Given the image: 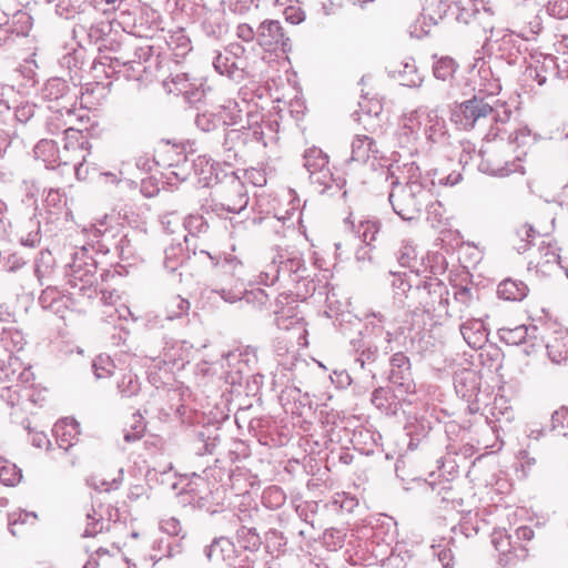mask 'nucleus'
Here are the masks:
<instances>
[{"label": "nucleus", "mask_w": 568, "mask_h": 568, "mask_svg": "<svg viewBox=\"0 0 568 568\" xmlns=\"http://www.w3.org/2000/svg\"><path fill=\"white\" fill-rule=\"evenodd\" d=\"M413 312H423L433 318H442L449 313V291L445 283L437 277H423L413 295Z\"/></svg>", "instance_id": "20e7f679"}, {"label": "nucleus", "mask_w": 568, "mask_h": 568, "mask_svg": "<svg viewBox=\"0 0 568 568\" xmlns=\"http://www.w3.org/2000/svg\"><path fill=\"white\" fill-rule=\"evenodd\" d=\"M183 229L191 235H200L207 232L209 223L202 215L190 214L183 220Z\"/></svg>", "instance_id": "de8ad7c7"}, {"label": "nucleus", "mask_w": 568, "mask_h": 568, "mask_svg": "<svg viewBox=\"0 0 568 568\" xmlns=\"http://www.w3.org/2000/svg\"><path fill=\"white\" fill-rule=\"evenodd\" d=\"M377 347L367 342L358 352V357H356L355 363L358 364L361 368H364L366 363H372L377 358Z\"/></svg>", "instance_id": "bf43d9fd"}, {"label": "nucleus", "mask_w": 568, "mask_h": 568, "mask_svg": "<svg viewBox=\"0 0 568 568\" xmlns=\"http://www.w3.org/2000/svg\"><path fill=\"white\" fill-rule=\"evenodd\" d=\"M396 389L392 392L389 388L378 387L372 394V404L386 415H396L402 407L400 397Z\"/></svg>", "instance_id": "5701e85b"}, {"label": "nucleus", "mask_w": 568, "mask_h": 568, "mask_svg": "<svg viewBox=\"0 0 568 568\" xmlns=\"http://www.w3.org/2000/svg\"><path fill=\"white\" fill-rule=\"evenodd\" d=\"M87 520L88 523L83 532V537H93L106 528L102 515V509L98 511L93 508L92 513H88Z\"/></svg>", "instance_id": "a18cd8bd"}, {"label": "nucleus", "mask_w": 568, "mask_h": 568, "mask_svg": "<svg viewBox=\"0 0 568 568\" xmlns=\"http://www.w3.org/2000/svg\"><path fill=\"white\" fill-rule=\"evenodd\" d=\"M547 12L557 19L568 18V0H550L547 3Z\"/></svg>", "instance_id": "052dcab7"}, {"label": "nucleus", "mask_w": 568, "mask_h": 568, "mask_svg": "<svg viewBox=\"0 0 568 568\" xmlns=\"http://www.w3.org/2000/svg\"><path fill=\"white\" fill-rule=\"evenodd\" d=\"M517 236L519 243L515 244L514 247L519 254L525 253L529 248L530 239L535 236V230L529 225H524L517 231Z\"/></svg>", "instance_id": "6e6d98bb"}, {"label": "nucleus", "mask_w": 568, "mask_h": 568, "mask_svg": "<svg viewBox=\"0 0 568 568\" xmlns=\"http://www.w3.org/2000/svg\"><path fill=\"white\" fill-rule=\"evenodd\" d=\"M456 70L457 63L450 57H440L433 64L434 77L443 81L450 79Z\"/></svg>", "instance_id": "58836bf2"}, {"label": "nucleus", "mask_w": 568, "mask_h": 568, "mask_svg": "<svg viewBox=\"0 0 568 568\" xmlns=\"http://www.w3.org/2000/svg\"><path fill=\"white\" fill-rule=\"evenodd\" d=\"M503 130L497 128L495 132L493 129L486 135V142L479 151L481 162L479 168L481 171L495 175L507 176L513 172L521 171L523 166L518 159H510V141H517L518 136H513L509 133L507 138L503 136Z\"/></svg>", "instance_id": "7ed1b4c3"}, {"label": "nucleus", "mask_w": 568, "mask_h": 568, "mask_svg": "<svg viewBox=\"0 0 568 568\" xmlns=\"http://www.w3.org/2000/svg\"><path fill=\"white\" fill-rule=\"evenodd\" d=\"M303 166L316 192L324 194L333 189L335 179L329 168L328 155L317 146L306 149L302 156Z\"/></svg>", "instance_id": "423d86ee"}, {"label": "nucleus", "mask_w": 568, "mask_h": 568, "mask_svg": "<svg viewBox=\"0 0 568 568\" xmlns=\"http://www.w3.org/2000/svg\"><path fill=\"white\" fill-rule=\"evenodd\" d=\"M528 293L527 285L521 281L506 278L497 287V294L505 301H521Z\"/></svg>", "instance_id": "7c9ffc66"}, {"label": "nucleus", "mask_w": 568, "mask_h": 568, "mask_svg": "<svg viewBox=\"0 0 568 568\" xmlns=\"http://www.w3.org/2000/svg\"><path fill=\"white\" fill-rule=\"evenodd\" d=\"M211 497L212 490L210 489L205 478L196 473H193L190 481L180 494V503L183 505L189 504L195 508L214 513L215 510L212 509L210 503Z\"/></svg>", "instance_id": "9b49d317"}, {"label": "nucleus", "mask_w": 568, "mask_h": 568, "mask_svg": "<svg viewBox=\"0 0 568 568\" xmlns=\"http://www.w3.org/2000/svg\"><path fill=\"white\" fill-rule=\"evenodd\" d=\"M216 440L217 436L210 429L200 430L192 442V449L199 456L211 455L216 447Z\"/></svg>", "instance_id": "473e14b6"}, {"label": "nucleus", "mask_w": 568, "mask_h": 568, "mask_svg": "<svg viewBox=\"0 0 568 568\" xmlns=\"http://www.w3.org/2000/svg\"><path fill=\"white\" fill-rule=\"evenodd\" d=\"M191 80L192 79L185 72L171 74L163 81V88L168 93L180 95L191 85Z\"/></svg>", "instance_id": "c9c22d12"}, {"label": "nucleus", "mask_w": 568, "mask_h": 568, "mask_svg": "<svg viewBox=\"0 0 568 568\" xmlns=\"http://www.w3.org/2000/svg\"><path fill=\"white\" fill-rule=\"evenodd\" d=\"M277 266L281 275L297 274L303 268V260L298 256H284L280 255Z\"/></svg>", "instance_id": "49530a36"}, {"label": "nucleus", "mask_w": 568, "mask_h": 568, "mask_svg": "<svg viewBox=\"0 0 568 568\" xmlns=\"http://www.w3.org/2000/svg\"><path fill=\"white\" fill-rule=\"evenodd\" d=\"M199 20L202 31L207 37L217 39L227 32L224 13L221 10H210L202 7L199 12Z\"/></svg>", "instance_id": "412c9836"}, {"label": "nucleus", "mask_w": 568, "mask_h": 568, "mask_svg": "<svg viewBox=\"0 0 568 568\" xmlns=\"http://www.w3.org/2000/svg\"><path fill=\"white\" fill-rule=\"evenodd\" d=\"M53 434L60 448L65 452L79 440L80 425L73 418H63L53 426Z\"/></svg>", "instance_id": "4be33fe9"}, {"label": "nucleus", "mask_w": 568, "mask_h": 568, "mask_svg": "<svg viewBox=\"0 0 568 568\" xmlns=\"http://www.w3.org/2000/svg\"><path fill=\"white\" fill-rule=\"evenodd\" d=\"M123 468H120L119 476L113 478L111 481L101 476L92 475L87 479V484L89 487L97 491H109L111 489H118L123 481Z\"/></svg>", "instance_id": "a19ab883"}, {"label": "nucleus", "mask_w": 568, "mask_h": 568, "mask_svg": "<svg viewBox=\"0 0 568 568\" xmlns=\"http://www.w3.org/2000/svg\"><path fill=\"white\" fill-rule=\"evenodd\" d=\"M389 382L402 395L414 394L416 385L412 377L409 358L403 353H395L390 358Z\"/></svg>", "instance_id": "f8f14e48"}, {"label": "nucleus", "mask_w": 568, "mask_h": 568, "mask_svg": "<svg viewBox=\"0 0 568 568\" xmlns=\"http://www.w3.org/2000/svg\"><path fill=\"white\" fill-rule=\"evenodd\" d=\"M264 504L267 505L270 503L271 507H278L285 501V494L278 487H270L263 493Z\"/></svg>", "instance_id": "13d9d810"}, {"label": "nucleus", "mask_w": 568, "mask_h": 568, "mask_svg": "<svg viewBox=\"0 0 568 568\" xmlns=\"http://www.w3.org/2000/svg\"><path fill=\"white\" fill-rule=\"evenodd\" d=\"M459 331L467 345L474 349L481 348L488 341V329L479 317L467 318L460 324Z\"/></svg>", "instance_id": "f3484780"}, {"label": "nucleus", "mask_w": 568, "mask_h": 568, "mask_svg": "<svg viewBox=\"0 0 568 568\" xmlns=\"http://www.w3.org/2000/svg\"><path fill=\"white\" fill-rule=\"evenodd\" d=\"M248 204L245 186L239 180H232L227 185L224 200L214 202L209 207L216 216L227 219V214H241Z\"/></svg>", "instance_id": "1a4fd4ad"}, {"label": "nucleus", "mask_w": 568, "mask_h": 568, "mask_svg": "<svg viewBox=\"0 0 568 568\" xmlns=\"http://www.w3.org/2000/svg\"><path fill=\"white\" fill-rule=\"evenodd\" d=\"M455 10L456 20L464 24L474 23L484 14L480 12L477 1H471L468 6L459 7Z\"/></svg>", "instance_id": "c03bdc74"}, {"label": "nucleus", "mask_w": 568, "mask_h": 568, "mask_svg": "<svg viewBox=\"0 0 568 568\" xmlns=\"http://www.w3.org/2000/svg\"><path fill=\"white\" fill-rule=\"evenodd\" d=\"M161 223L168 233H175L178 229L183 227V220L175 211L165 213L161 217Z\"/></svg>", "instance_id": "4d7b16f0"}, {"label": "nucleus", "mask_w": 568, "mask_h": 568, "mask_svg": "<svg viewBox=\"0 0 568 568\" xmlns=\"http://www.w3.org/2000/svg\"><path fill=\"white\" fill-rule=\"evenodd\" d=\"M280 276L281 273L277 266V260L274 258L273 262L267 265L266 270L261 273L260 278L265 285H273Z\"/></svg>", "instance_id": "0e129e2a"}, {"label": "nucleus", "mask_w": 568, "mask_h": 568, "mask_svg": "<svg viewBox=\"0 0 568 568\" xmlns=\"http://www.w3.org/2000/svg\"><path fill=\"white\" fill-rule=\"evenodd\" d=\"M184 256V248L181 243L171 244L164 250L163 265L168 271L174 272L182 265Z\"/></svg>", "instance_id": "f704fd0d"}, {"label": "nucleus", "mask_w": 568, "mask_h": 568, "mask_svg": "<svg viewBox=\"0 0 568 568\" xmlns=\"http://www.w3.org/2000/svg\"><path fill=\"white\" fill-rule=\"evenodd\" d=\"M397 261L404 267H410L416 261L417 253L414 245L409 241H403L397 253Z\"/></svg>", "instance_id": "603ef678"}, {"label": "nucleus", "mask_w": 568, "mask_h": 568, "mask_svg": "<svg viewBox=\"0 0 568 568\" xmlns=\"http://www.w3.org/2000/svg\"><path fill=\"white\" fill-rule=\"evenodd\" d=\"M164 39L175 57L183 58L192 50L191 39L183 28L168 31V36Z\"/></svg>", "instance_id": "bb28decb"}, {"label": "nucleus", "mask_w": 568, "mask_h": 568, "mask_svg": "<svg viewBox=\"0 0 568 568\" xmlns=\"http://www.w3.org/2000/svg\"><path fill=\"white\" fill-rule=\"evenodd\" d=\"M235 552L233 542L225 538H215L210 546L205 548V556L210 561L222 562L232 559Z\"/></svg>", "instance_id": "a878e982"}, {"label": "nucleus", "mask_w": 568, "mask_h": 568, "mask_svg": "<svg viewBox=\"0 0 568 568\" xmlns=\"http://www.w3.org/2000/svg\"><path fill=\"white\" fill-rule=\"evenodd\" d=\"M92 367L95 377L100 379L110 376L114 365L110 357L100 355L93 361Z\"/></svg>", "instance_id": "5fc2aeb1"}, {"label": "nucleus", "mask_w": 568, "mask_h": 568, "mask_svg": "<svg viewBox=\"0 0 568 568\" xmlns=\"http://www.w3.org/2000/svg\"><path fill=\"white\" fill-rule=\"evenodd\" d=\"M511 115V111L504 105H491L483 98L474 97L456 105L452 113V121L464 130L475 128L484 129L490 125L493 132L499 128V124H506Z\"/></svg>", "instance_id": "f03ea898"}, {"label": "nucleus", "mask_w": 568, "mask_h": 568, "mask_svg": "<svg viewBox=\"0 0 568 568\" xmlns=\"http://www.w3.org/2000/svg\"><path fill=\"white\" fill-rule=\"evenodd\" d=\"M118 389L122 397L130 398L140 392V382L131 371L122 374L118 381Z\"/></svg>", "instance_id": "ea45409f"}, {"label": "nucleus", "mask_w": 568, "mask_h": 568, "mask_svg": "<svg viewBox=\"0 0 568 568\" xmlns=\"http://www.w3.org/2000/svg\"><path fill=\"white\" fill-rule=\"evenodd\" d=\"M393 277L392 287L394 293V300L403 307L410 308L413 302L410 296L415 288L420 285L422 276L414 271L409 272H390Z\"/></svg>", "instance_id": "2eb2a0df"}, {"label": "nucleus", "mask_w": 568, "mask_h": 568, "mask_svg": "<svg viewBox=\"0 0 568 568\" xmlns=\"http://www.w3.org/2000/svg\"><path fill=\"white\" fill-rule=\"evenodd\" d=\"M548 356L552 363L559 364L568 358V335L561 333L546 343Z\"/></svg>", "instance_id": "2f4dec72"}, {"label": "nucleus", "mask_w": 568, "mask_h": 568, "mask_svg": "<svg viewBox=\"0 0 568 568\" xmlns=\"http://www.w3.org/2000/svg\"><path fill=\"white\" fill-rule=\"evenodd\" d=\"M237 103L230 102L227 105L220 106L217 112H204L196 115L195 124L204 132L213 131L217 128L233 125L240 118Z\"/></svg>", "instance_id": "4468645a"}, {"label": "nucleus", "mask_w": 568, "mask_h": 568, "mask_svg": "<svg viewBox=\"0 0 568 568\" xmlns=\"http://www.w3.org/2000/svg\"><path fill=\"white\" fill-rule=\"evenodd\" d=\"M245 49L241 44H231L224 52H219L213 59V67L222 75L235 82H241L246 75L247 61Z\"/></svg>", "instance_id": "0eeeda50"}, {"label": "nucleus", "mask_w": 568, "mask_h": 568, "mask_svg": "<svg viewBox=\"0 0 568 568\" xmlns=\"http://www.w3.org/2000/svg\"><path fill=\"white\" fill-rule=\"evenodd\" d=\"M538 327L536 325H518L514 328L504 327L498 331L500 339L508 345L527 343V338L538 341Z\"/></svg>", "instance_id": "b1692460"}, {"label": "nucleus", "mask_w": 568, "mask_h": 568, "mask_svg": "<svg viewBox=\"0 0 568 568\" xmlns=\"http://www.w3.org/2000/svg\"><path fill=\"white\" fill-rule=\"evenodd\" d=\"M200 87H201V83L199 82L197 79L191 80V85H189V88L182 94L184 97V99L186 100V102L195 103V102L201 101V99L204 95V91L201 90Z\"/></svg>", "instance_id": "e2e57ef3"}, {"label": "nucleus", "mask_w": 568, "mask_h": 568, "mask_svg": "<svg viewBox=\"0 0 568 568\" xmlns=\"http://www.w3.org/2000/svg\"><path fill=\"white\" fill-rule=\"evenodd\" d=\"M256 41L267 52L283 53L291 50L290 38L277 20H264L256 29Z\"/></svg>", "instance_id": "9d476101"}, {"label": "nucleus", "mask_w": 568, "mask_h": 568, "mask_svg": "<svg viewBox=\"0 0 568 568\" xmlns=\"http://www.w3.org/2000/svg\"><path fill=\"white\" fill-rule=\"evenodd\" d=\"M242 268L241 261L235 256H229L221 264V270H223L224 274L231 273L230 283L221 282L214 288H212V293L217 294L223 301L226 303H236L243 298L248 301V293L240 277L237 276L239 271Z\"/></svg>", "instance_id": "6e6552de"}, {"label": "nucleus", "mask_w": 568, "mask_h": 568, "mask_svg": "<svg viewBox=\"0 0 568 568\" xmlns=\"http://www.w3.org/2000/svg\"><path fill=\"white\" fill-rule=\"evenodd\" d=\"M400 180L405 181V185H408L412 181H420V169L415 162L405 163L400 171V175L396 176L392 182V185L400 184Z\"/></svg>", "instance_id": "3c124183"}, {"label": "nucleus", "mask_w": 568, "mask_h": 568, "mask_svg": "<svg viewBox=\"0 0 568 568\" xmlns=\"http://www.w3.org/2000/svg\"><path fill=\"white\" fill-rule=\"evenodd\" d=\"M551 430L568 437V408L561 407L551 415Z\"/></svg>", "instance_id": "09e8293b"}, {"label": "nucleus", "mask_w": 568, "mask_h": 568, "mask_svg": "<svg viewBox=\"0 0 568 568\" xmlns=\"http://www.w3.org/2000/svg\"><path fill=\"white\" fill-rule=\"evenodd\" d=\"M73 32L77 36H85L90 43L104 44L110 42V38L115 34L113 32V23L109 20H100L95 22L79 23L74 27Z\"/></svg>", "instance_id": "dca6fc26"}, {"label": "nucleus", "mask_w": 568, "mask_h": 568, "mask_svg": "<svg viewBox=\"0 0 568 568\" xmlns=\"http://www.w3.org/2000/svg\"><path fill=\"white\" fill-rule=\"evenodd\" d=\"M491 541L496 550L501 554L510 550V537L505 531H494Z\"/></svg>", "instance_id": "338daca9"}, {"label": "nucleus", "mask_w": 568, "mask_h": 568, "mask_svg": "<svg viewBox=\"0 0 568 568\" xmlns=\"http://www.w3.org/2000/svg\"><path fill=\"white\" fill-rule=\"evenodd\" d=\"M433 199L432 189L422 181L393 185L388 200L394 212L404 221L415 220Z\"/></svg>", "instance_id": "39448f33"}, {"label": "nucleus", "mask_w": 568, "mask_h": 568, "mask_svg": "<svg viewBox=\"0 0 568 568\" xmlns=\"http://www.w3.org/2000/svg\"><path fill=\"white\" fill-rule=\"evenodd\" d=\"M70 88L65 80L60 78L49 79L43 89V98L49 101H59L69 98Z\"/></svg>", "instance_id": "72a5a7b5"}, {"label": "nucleus", "mask_w": 568, "mask_h": 568, "mask_svg": "<svg viewBox=\"0 0 568 568\" xmlns=\"http://www.w3.org/2000/svg\"><path fill=\"white\" fill-rule=\"evenodd\" d=\"M34 156L41 159L43 162L53 164L55 160H51L48 155H53L55 152V143L52 140H41L34 146Z\"/></svg>", "instance_id": "864d4df0"}, {"label": "nucleus", "mask_w": 568, "mask_h": 568, "mask_svg": "<svg viewBox=\"0 0 568 568\" xmlns=\"http://www.w3.org/2000/svg\"><path fill=\"white\" fill-rule=\"evenodd\" d=\"M436 109H429L427 106H420L407 114H404L400 121V128L398 131V140L405 146H409L418 140L420 133H424L427 120L424 113H434Z\"/></svg>", "instance_id": "ddd939ff"}, {"label": "nucleus", "mask_w": 568, "mask_h": 568, "mask_svg": "<svg viewBox=\"0 0 568 568\" xmlns=\"http://www.w3.org/2000/svg\"><path fill=\"white\" fill-rule=\"evenodd\" d=\"M248 134L243 126L241 129H227L224 133L222 150L224 161L229 164L236 160L243 148L248 143Z\"/></svg>", "instance_id": "aec40b11"}, {"label": "nucleus", "mask_w": 568, "mask_h": 568, "mask_svg": "<svg viewBox=\"0 0 568 568\" xmlns=\"http://www.w3.org/2000/svg\"><path fill=\"white\" fill-rule=\"evenodd\" d=\"M290 396L295 400L294 406L291 407V413L302 416L304 414V408L308 405L307 395H302L300 390L294 389L291 392Z\"/></svg>", "instance_id": "774afa93"}, {"label": "nucleus", "mask_w": 568, "mask_h": 568, "mask_svg": "<svg viewBox=\"0 0 568 568\" xmlns=\"http://www.w3.org/2000/svg\"><path fill=\"white\" fill-rule=\"evenodd\" d=\"M158 19L159 13L156 11L151 9L142 11L139 24H134L140 39L126 34L124 36V43L118 44V47H121L120 54L114 57L103 55L111 63L115 62L124 67L128 79L148 80L149 75L160 64V54L154 52L153 47L148 41L141 40L142 38L151 39L154 37L155 31L159 30Z\"/></svg>", "instance_id": "f257e3e1"}, {"label": "nucleus", "mask_w": 568, "mask_h": 568, "mask_svg": "<svg viewBox=\"0 0 568 568\" xmlns=\"http://www.w3.org/2000/svg\"><path fill=\"white\" fill-rule=\"evenodd\" d=\"M534 453L535 450L530 443L527 444L525 449L519 450L518 458L521 462L524 470H530L531 467L536 465L537 458L532 455Z\"/></svg>", "instance_id": "69168bd1"}, {"label": "nucleus", "mask_w": 568, "mask_h": 568, "mask_svg": "<svg viewBox=\"0 0 568 568\" xmlns=\"http://www.w3.org/2000/svg\"><path fill=\"white\" fill-rule=\"evenodd\" d=\"M424 116L427 120L426 128H424V135L427 141L432 143L442 141L446 134V123L439 116L438 110L436 109L434 113H424Z\"/></svg>", "instance_id": "c756f323"}, {"label": "nucleus", "mask_w": 568, "mask_h": 568, "mask_svg": "<svg viewBox=\"0 0 568 568\" xmlns=\"http://www.w3.org/2000/svg\"><path fill=\"white\" fill-rule=\"evenodd\" d=\"M261 0H227L229 9L239 14H244L252 7L258 8Z\"/></svg>", "instance_id": "680f3d73"}, {"label": "nucleus", "mask_w": 568, "mask_h": 568, "mask_svg": "<svg viewBox=\"0 0 568 568\" xmlns=\"http://www.w3.org/2000/svg\"><path fill=\"white\" fill-rule=\"evenodd\" d=\"M395 77L402 81L403 85L414 88L419 87L423 78L419 75L415 61L413 59L402 61L397 69L390 71Z\"/></svg>", "instance_id": "c85d7f7f"}, {"label": "nucleus", "mask_w": 568, "mask_h": 568, "mask_svg": "<svg viewBox=\"0 0 568 568\" xmlns=\"http://www.w3.org/2000/svg\"><path fill=\"white\" fill-rule=\"evenodd\" d=\"M478 296L477 291L468 286H459L454 291L453 303L449 302V313L444 316L465 318L469 313Z\"/></svg>", "instance_id": "a211bd4d"}, {"label": "nucleus", "mask_w": 568, "mask_h": 568, "mask_svg": "<svg viewBox=\"0 0 568 568\" xmlns=\"http://www.w3.org/2000/svg\"><path fill=\"white\" fill-rule=\"evenodd\" d=\"M67 275L69 276V283L73 287L79 286V288L82 290L87 285H92L95 282L97 265L93 261L92 263H82L78 256H75L73 263L69 264Z\"/></svg>", "instance_id": "6ab92c4d"}, {"label": "nucleus", "mask_w": 568, "mask_h": 568, "mask_svg": "<svg viewBox=\"0 0 568 568\" xmlns=\"http://www.w3.org/2000/svg\"><path fill=\"white\" fill-rule=\"evenodd\" d=\"M190 310L189 301L182 298L180 295L172 296L165 304V318L175 320L186 315Z\"/></svg>", "instance_id": "4c0bfd02"}, {"label": "nucleus", "mask_w": 568, "mask_h": 568, "mask_svg": "<svg viewBox=\"0 0 568 568\" xmlns=\"http://www.w3.org/2000/svg\"><path fill=\"white\" fill-rule=\"evenodd\" d=\"M540 257L535 262L540 272H549L559 263L560 255L549 245L539 247Z\"/></svg>", "instance_id": "37998d69"}, {"label": "nucleus", "mask_w": 568, "mask_h": 568, "mask_svg": "<svg viewBox=\"0 0 568 568\" xmlns=\"http://www.w3.org/2000/svg\"><path fill=\"white\" fill-rule=\"evenodd\" d=\"M22 478L21 469L16 464L0 457V481L7 486H14Z\"/></svg>", "instance_id": "e433bc0d"}, {"label": "nucleus", "mask_w": 568, "mask_h": 568, "mask_svg": "<svg viewBox=\"0 0 568 568\" xmlns=\"http://www.w3.org/2000/svg\"><path fill=\"white\" fill-rule=\"evenodd\" d=\"M379 227L377 222L374 221H361L356 233L359 239L366 244L371 245L372 242L376 240Z\"/></svg>", "instance_id": "8fccbe9b"}, {"label": "nucleus", "mask_w": 568, "mask_h": 568, "mask_svg": "<svg viewBox=\"0 0 568 568\" xmlns=\"http://www.w3.org/2000/svg\"><path fill=\"white\" fill-rule=\"evenodd\" d=\"M456 393L463 398H470L478 390V377L471 369H462L454 376Z\"/></svg>", "instance_id": "393cba45"}, {"label": "nucleus", "mask_w": 568, "mask_h": 568, "mask_svg": "<svg viewBox=\"0 0 568 568\" xmlns=\"http://www.w3.org/2000/svg\"><path fill=\"white\" fill-rule=\"evenodd\" d=\"M237 541L242 548L250 551L258 550L262 541L255 528L242 527L237 530Z\"/></svg>", "instance_id": "79ce46f5"}, {"label": "nucleus", "mask_w": 568, "mask_h": 568, "mask_svg": "<svg viewBox=\"0 0 568 568\" xmlns=\"http://www.w3.org/2000/svg\"><path fill=\"white\" fill-rule=\"evenodd\" d=\"M379 153L376 142L368 135H356L352 142V160L366 162L371 155L377 158Z\"/></svg>", "instance_id": "cd10ccee"}]
</instances>
